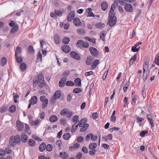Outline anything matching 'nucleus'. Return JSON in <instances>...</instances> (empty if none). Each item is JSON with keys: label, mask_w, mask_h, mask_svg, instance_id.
<instances>
[{"label": "nucleus", "mask_w": 159, "mask_h": 159, "mask_svg": "<svg viewBox=\"0 0 159 159\" xmlns=\"http://www.w3.org/2000/svg\"><path fill=\"white\" fill-rule=\"evenodd\" d=\"M108 7L107 2L106 1L103 2L101 4L102 9L103 11L106 10Z\"/></svg>", "instance_id": "19"}, {"label": "nucleus", "mask_w": 159, "mask_h": 159, "mask_svg": "<svg viewBox=\"0 0 159 159\" xmlns=\"http://www.w3.org/2000/svg\"><path fill=\"white\" fill-rule=\"evenodd\" d=\"M147 118L151 127L152 128L154 126V120L152 119V116L151 115L148 114L147 115Z\"/></svg>", "instance_id": "10"}, {"label": "nucleus", "mask_w": 159, "mask_h": 159, "mask_svg": "<svg viewBox=\"0 0 159 159\" xmlns=\"http://www.w3.org/2000/svg\"><path fill=\"white\" fill-rule=\"evenodd\" d=\"M52 146L51 144H48L46 146V150L48 152L51 151L52 149Z\"/></svg>", "instance_id": "45"}, {"label": "nucleus", "mask_w": 159, "mask_h": 159, "mask_svg": "<svg viewBox=\"0 0 159 159\" xmlns=\"http://www.w3.org/2000/svg\"><path fill=\"white\" fill-rule=\"evenodd\" d=\"M105 32L102 31L100 33V39L103 41L105 40Z\"/></svg>", "instance_id": "39"}, {"label": "nucleus", "mask_w": 159, "mask_h": 159, "mask_svg": "<svg viewBox=\"0 0 159 159\" xmlns=\"http://www.w3.org/2000/svg\"><path fill=\"white\" fill-rule=\"evenodd\" d=\"M20 48L18 47L16 48L15 51V57L17 62L20 63Z\"/></svg>", "instance_id": "4"}, {"label": "nucleus", "mask_w": 159, "mask_h": 159, "mask_svg": "<svg viewBox=\"0 0 159 159\" xmlns=\"http://www.w3.org/2000/svg\"><path fill=\"white\" fill-rule=\"evenodd\" d=\"M60 123L62 125L65 126L66 123V120L65 118L61 119L60 120Z\"/></svg>", "instance_id": "53"}, {"label": "nucleus", "mask_w": 159, "mask_h": 159, "mask_svg": "<svg viewBox=\"0 0 159 159\" xmlns=\"http://www.w3.org/2000/svg\"><path fill=\"white\" fill-rule=\"evenodd\" d=\"M61 92L59 90H57L54 93L53 95L54 99H51V101L53 102H55V100L57 99H59L61 97Z\"/></svg>", "instance_id": "5"}, {"label": "nucleus", "mask_w": 159, "mask_h": 159, "mask_svg": "<svg viewBox=\"0 0 159 159\" xmlns=\"http://www.w3.org/2000/svg\"><path fill=\"white\" fill-rule=\"evenodd\" d=\"M154 63L156 65L159 66V56L157 55L155 58Z\"/></svg>", "instance_id": "52"}, {"label": "nucleus", "mask_w": 159, "mask_h": 159, "mask_svg": "<svg viewBox=\"0 0 159 159\" xmlns=\"http://www.w3.org/2000/svg\"><path fill=\"white\" fill-rule=\"evenodd\" d=\"M82 90L79 88H76L73 90V92L75 93H77L81 92Z\"/></svg>", "instance_id": "49"}, {"label": "nucleus", "mask_w": 159, "mask_h": 159, "mask_svg": "<svg viewBox=\"0 0 159 159\" xmlns=\"http://www.w3.org/2000/svg\"><path fill=\"white\" fill-rule=\"evenodd\" d=\"M89 46V44L88 42L84 41L82 44V47L87 48Z\"/></svg>", "instance_id": "63"}, {"label": "nucleus", "mask_w": 159, "mask_h": 159, "mask_svg": "<svg viewBox=\"0 0 159 159\" xmlns=\"http://www.w3.org/2000/svg\"><path fill=\"white\" fill-rule=\"evenodd\" d=\"M27 69V66L24 63L20 64V70L22 72L25 71Z\"/></svg>", "instance_id": "23"}, {"label": "nucleus", "mask_w": 159, "mask_h": 159, "mask_svg": "<svg viewBox=\"0 0 159 159\" xmlns=\"http://www.w3.org/2000/svg\"><path fill=\"white\" fill-rule=\"evenodd\" d=\"M75 16V12L74 11H71L68 14L67 18V20L69 22H71Z\"/></svg>", "instance_id": "9"}, {"label": "nucleus", "mask_w": 159, "mask_h": 159, "mask_svg": "<svg viewBox=\"0 0 159 159\" xmlns=\"http://www.w3.org/2000/svg\"><path fill=\"white\" fill-rule=\"evenodd\" d=\"M57 117L55 115H52L49 118V120L52 122L56 121L57 120Z\"/></svg>", "instance_id": "26"}, {"label": "nucleus", "mask_w": 159, "mask_h": 159, "mask_svg": "<svg viewBox=\"0 0 159 159\" xmlns=\"http://www.w3.org/2000/svg\"><path fill=\"white\" fill-rule=\"evenodd\" d=\"M33 86L34 88L39 83L37 78H35L33 79Z\"/></svg>", "instance_id": "37"}, {"label": "nucleus", "mask_w": 159, "mask_h": 159, "mask_svg": "<svg viewBox=\"0 0 159 159\" xmlns=\"http://www.w3.org/2000/svg\"><path fill=\"white\" fill-rule=\"evenodd\" d=\"M77 32L79 34H85V32L84 29H78Z\"/></svg>", "instance_id": "51"}, {"label": "nucleus", "mask_w": 159, "mask_h": 159, "mask_svg": "<svg viewBox=\"0 0 159 159\" xmlns=\"http://www.w3.org/2000/svg\"><path fill=\"white\" fill-rule=\"evenodd\" d=\"M87 120L88 119L87 118H84L80 120L78 125L80 127H82L83 125H84V124H87L86 122H87Z\"/></svg>", "instance_id": "13"}, {"label": "nucleus", "mask_w": 159, "mask_h": 159, "mask_svg": "<svg viewBox=\"0 0 159 159\" xmlns=\"http://www.w3.org/2000/svg\"><path fill=\"white\" fill-rule=\"evenodd\" d=\"M60 114L62 116H66L68 118H70L73 115V112L67 108H64L60 112Z\"/></svg>", "instance_id": "2"}, {"label": "nucleus", "mask_w": 159, "mask_h": 159, "mask_svg": "<svg viewBox=\"0 0 159 159\" xmlns=\"http://www.w3.org/2000/svg\"><path fill=\"white\" fill-rule=\"evenodd\" d=\"M28 144L31 146L34 147L36 145L35 142V141L32 139H30L28 141Z\"/></svg>", "instance_id": "27"}, {"label": "nucleus", "mask_w": 159, "mask_h": 159, "mask_svg": "<svg viewBox=\"0 0 159 159\" xmlns=\"http://www.w3.org/2000/svg\"><path fill=\"white\" fill-rule=\"evenodd\" d=\"M74 23L76 26H80L81 25L80 20L78 18H75L73 20Z\"/></svg>", "instance_id": "18"}, {"label": "nucleus", "mask_w": 159, "mask_h": 159, "mask_svg": "<svg viewBox=\"0 0 159 159\" xmlns=\"http://www.w3.org/2000/svg\"><path fill=\"white\" fill-rule=\"evenodd\" d=\"M70 137V135L69 133H65L63 136V138L65 140H67Z\"/></svg>", "instance_id": "42"}, {"label": "nucleus", "mask_w": 159, "mask_h": 159, "mask_svg": "<svg viewBox=\"0 0 159 159\" xmlns=\"http://www.w3.org/2000/svg\"><path fill=\"white\" fill-rule=\"evenodd\" d=\"M105 24L101 22L97 23L96 24L95 26L98 29H102L104 27Z\"/></svg>", "instance_id": "34"}, {"label": "nucleus", "mask_w": 159, "mask_h": 159, "mask_svg": "<svg viewBox=\"0 0 159 159\" xmlns=\"http://www.w3.org/2000/svg\"><path fill=\"white\" fill-rule=\"evenodd\" d=\"M82 156V153L80 152H78L75 156V157L76 159H80Z\"/></svg>", "instance_id": "57"}, {"label": "nucleus", "mask_w": 159, "mask_h": 159, "mask_svg": "<svg viewBox=\"0 0 159 159\" xmlns=\"http://www.w3.org/2000/svg\"><path fill=\"white\" fill-rule=\"evenodd\" d=\"M82 152L85 154H87L88 152V149L85 147H83L82 148Z\"/></svg>", "instance_id": "59"}, {"label": "nucleus", "mask_w": 159, "mask_h": 159, "mask_svg": "<svg viewBox=\"0 0 159 159\" xmlns=\"http://www.w3.org/2000/svg\"><path fill=\"white\" fill-rule=\"evenodd\" d=\"M148 133V131H142L140 134V136L142 137H144L145 135Z\"/></svg>", "instance_id": "61"}, {"label": "nucleus", "mask_w": 159, "mask_h": 159, "mask_svg": "<svg viewBox=\"0 0 159 159\" xmlns=\"http://www.w3.org/2000/svg\"><path fill=\"white\" fill-rule=\"evenodd\" d=\"M16 110V107L15 105H12L9 108V111L11 112H14Z\"/></svg>", "instance_id": "46"}, {"label": "nucleus", "mask_w": 159, "mask_h": 159, "mask_svg": "<svg viewBox=\"0 0 159 159\" xmlns=\"http://www.w3.org/2000/svg\"><path fill=\"white\" fill-rule=\"evenodd\" d=\"M70 39L68 37H64L62 39V42L65 44H68L70 41Z\"/></svg>", "instance_id": "44"}, {"label": "nucleus", "mask_w": 159, "mask_h": 159, "mask_svg": "<svg viewBox=\"0 0 159 159\" xmlns=\"http://www.w3.org/2000/svg\"><path fill=\"white\" fill-rule=\"evenodd\" d=\"M89 126V124H84V125H83L81 128H80V132H83L85 131Z\"/></svg>", "instance_id": "30"}, {"label": "nucleus", "mask_w": 159, "mask_h": 159, "mask_svg": "<svg viewBox=\"0 0 159 159\" xmlns=\"http://www.w3.org/2000/svg\"><path fill=\"white\" fill-rule=\"evenodd\" d=\"M28 139V136L27 134H23L21 136V140L22 141L25 143L27 142Z\"/></svg>", "instance_id": "24"}, {"label": "nucleus", "mask_w": 159, "mask_h": 159, "mask_svg": "<svg viewBox=\"0 0 159 159\" xmlns=\"http://www.w3.org/2000/svg\"><path fill=\"white\" fill-rule=\"evenodd\" d=\"M62 50L65 53H67L70 50V48L69 46L66 45H64L61 47Z\"/></svg>", "instance_id": "11"}, {"label": "nucleus", "mask_w": 159, "mask_h": 159, "mask_svg": "<svg viewBox=\"0 0 159 159\" xmlns=\"http://www.w3.org/2000/svg\"><path fill=\"white\" fill-rule=\"evenodd\" d=\"M46 99H48L46 98V96L44 95L41 96L40 97V100L43 102H45Z\"/></svg>", "instance_id": "64"}, {"label": "nucleus", "mask_w": 159, "mask_h": 159, "mask_svg": "<svg viewBox=\"0 0 159 159\" xmlns=\"http://www.w3.org/2000/svg\"><path fill=\"white\" fill-rule=\"evenodd\" d=\"M97 146V144L96 143H91L89 145V148L91 150H94Z\"/></svg>", "instance_id": "36"}, {"label": "nucleus", "mask_w": 159, "mask_h": 159, "mask_svg": "<svg viewBox=\"0 0 159 159\" xmlns=\"http://www.w3.org/2000/svg\"><path fill=\"white\" fill-rule=\"evenodd\" d=\"M25 132L30 135L31 134V132L30 131V128L29 125L26 124H25Z\"/></svg>", "instance_id": "33"}, {"label": "nucleus", "mask_w": 159, "mask_h": 159, "mask_svg": "<svg viewBox=\"0 0 159 159\" xmlns=\"http://www.w3.org/2000/svg\"><path fill=\"white\" fill-rule=\"evenodd\" d=\"M93 60V57L89 56L87 57L86 59V63L87 65H90Z\"/></svg>", "instance_id": "20"}, {"label": "nucleus", "mask_w": 159, "mask_h": 159, "mask_svg": "<svg viewBox=\"0 0 159 159\" xmlns=\"http://www.w3.org/2000/svg\"><path fill=\"white\" fill-rule=\"evenodd\" d=\"M78 126V125L76 124V123L74 124L71 129V132L72 133H75L76 131Z\"/></svg>", "instance_id": "31"}, {"label": "nucleus", "mask_w": 159, "mask_h": 159, "mask_svg": "<svg viewBox=\"0 0 159 159\" xmlns=\"http://www.w3.org/2000/svg\"><path fill=\"white\" fill-rule=\"evenodd\" d=\"M91 140L93 141H95L97 139L98 136L97 135H94L93 134L91 133Z\"/></svg>", "instance_id": "55"}, {"label": "nucleus", "mask_w": 159, "mask_h": 159, "mask_svg": "<svg viewBox=\"0 0 159 159\" xmlns=\"http://www.w3.org/2000/svg\"><path fill=\"white\" fill-rule=\"evenodd\" d=\"M83 42L84 41L81 40H79L76 44V46L80 48H82V44Z\"/></svg>", "instance_id": "35"}, {"label": "nucleus", "mask_w": 159, "mask_h": 159, "mask_svg": "<svg viewBox=\"0 0 159 159\" xmlns=\"http://www.w3.org/2000/svg\"><path fill=\"white\" fill-rule=\"evenodd\" d=\"M67 80L66 78H62L60 80L59 83V85L61 87H63L65 85L66 82Z\"/></svg>", "instance_id": "14"}, {"label": "nucleus", "mask_w": 159, "mask_h": 159, "mask_svg": "<svg viewBox=\"0 0 159 159\" xmlns=\"http://www.w3.org/2000/svg\"><path fill=\"white\" fill-rule=\"evenodd\" d=\"M18 29V28L16 25H15L14 27L12 28L11 31V33H14L17 31Z\"/></svg>", "instance_id": "40"}, {"label": "nucleus", "mask_w": 159, "mask_h": 159, "mask_svg": "<svg viewBox=\"0 0 159 159\" xmlns=\"http://www.w3.org/2000/svg\"><path fill=\"white\" fill-rule=\"evenodd\" d=\"M149 66V60H146V61L144 62V64L143 65V71L144 73L146 72V70L148 69Z\"/></svg>", "instance_id": "21"}, {"label": "nucleus", "mask_w": 159, "mask_h": 159, "mask_svg": "<svg viewBox=\"0 0 159 159\" xmlns=\"http://www.w3.org/2000/svg\"><path fill=\"white\" fill-rule=\"evenodd\" d=\"M7 110V108L4 107L3 106L0 109V112L1 113H3L5 112Z\"/></svg>", "instance_id": "62"}, {"label": "nucleus", "mask_w": 159, "mask_h": 159, "mask_svg": "<svg viewBox=\"0 0 159 159\" xmlns=\"http://www.w3.org/2000/svg\"><path fill=\"white\" fill-rule=\"evenodd\" d=\"M38 80L39 83L44 82V78L43 74H40L38 75Z\"/></svg>", "instance_id": "32"}, {"label": "nucleus", "mask_w": 159, "mask_h": 159, "mask_svg": "<svg viewBox=\"0 0 159 159\" xmlns=\"http://www.w3.org/2000/svg\"><path fill=\"white\" fill-rule=\"evenodd\" d=\"M61 39L60 36L57 34H56L54 36V41L56 44H59L61 42Z\"/></svg>", "instance_id": "12"}, {"label": "nucleus", "mask_w": 159, "mask_h": 159, "mask_svg": "<svg viewBox=\"0 0 159 159\" xmlns=\"http://www.w3.org/2000/svg\"><path fill=\"white\" fill-rule=\"evenodd\" d=\"M77 141L79 143H82L84 141V138L82 136L78 137L76 139Z\"/></svg>", "instance_id": "47"}, {"label": "nucleus", "mask_w": 159, "mask_h": 159, "mask_svg": "<svg viewBox=\"0 0 159 159\" xmlns=\"http://www.w3.org/2000/svg\"><path fill=\"white\" fill-rule=\"evenodd\" d=\"M89 51L91 54L94 56H97L99 54L98 51L93 47H90L89 48Z\"/></svg>", "instance_id": "8"}, {"label": "nucleus", "mask_w": 159, "mask_h": 159, "mask_svg": "<svg viewBox=\"0 0 159 159\" xmlns=\"http://www.w3.org/2000/svg\"><path fill=\"white\" fill-rule=\"evenodd\" d=\"M28 52L29 54H33L34 52V50L33 47L32 45H30L28 48Z\"/></svg>", "instance_id": "22"}, {"label": "nucleus", "mask_w": 159, "mask_h": 159, "mask_svg": "<svg viewBox=\"0 0 159 159\" xmlns=\"http://www.w3.org/2000/svg\"><path fill=\"white\" fill-rule=\"evenodd\" d=\"M136 59V55H135L133 57H132L130 59L129 63V65L130 66L134 64V62L135 61Z\"/></svg>", "instance_id": "29"}, {"label": "nucleus", "mask_w": 159, "mask_h": 159, "mask_svg": "<svg viewBox=\"0 0 159 159\" xmlns=\"http://www.w3.org/2000/svg\"><path fill=\"white\" fill-rule=\"evenodd\" d=\"M61 157L63 159H66L69 156V155L67 152H61L59 154Z\"/></svg>", "instance_id": "16"}, {"label": "nucleus", "mask_w": 159, "mask_h": 159, "mask_svg": "<svg viewBox=\"0 0 159 159\" xmlns=\"http://www.w3.org/2000/svg\"><path fill=\"white\" fill-rule=\"evenodd\" d=\"M66 86H73L74 85V83L72 81H68L66 83Z\"/></svg>", "instance_id": "48"}, {"label": "nucleus", "mask_w": 159, "mask_h": 159, "mask_svg": "<svg viewBox=\"0 0 159 159\" xmlns=\"http://www.w3.org/2000/svg\"><path fill=\"white\" fill-rule=\"evenodd\" d=\"M20 141V136L19 135L12 136L10 139L9 143L10 146L14 147Z\"/></svg>", "instance_id": "1"}, {"label": "nucleus", "mask_w": 159, "mask_h": 159, "mask_svg": "<svg viewBox=\"0 0 159 159\" xmlns=\"http://www.w3.org/2000/svg\"><path fill=\"white\" fill-rule=\"evenodd\" d=\"M54 12L56 14L59 16H61L62 15V12L58 10H55Z\"/></svg>", "instance_id": "56"}, {"label": "nucleus", "mask_w": 159, "mask_h": 159, "mask_svg": "<svg viewBox=\"0 0 159 159\" xmlns=\"http://www.w3.org/2000/svg\"><path fill=\"white\" fill-rule=\"evenodd\" d=\"M99 64V61L98 60H95L92 63L91 65V67L92 68H95L96 67L97 65Z\"/></svg>", "instance_id": "38"}, {"label": "nucleus", "mask_w": 159, "mask_h": 159, "mask_svg": "<svg viewBox=\"0 0 159 159\" xmlns=\"http://www.w3.org/2000/svg\"><path fill=\"white\" fill-rule=\"evenodd\" d=\"M125 10L127 12H131L133 11V8L132 5L129 3H125L124 6Z\"/></svg>", "instance_id": "7"}, {"label": "nucleus", "mask_w": 159, "mask_h": 159, "mask_svg": "<svg viewBox=\"0 0 159 159\" xmlns=\"http://www.w3.org/2000/svg\"><path fill=\"white\" fill-rule=\"evenodd\" d=\"M116 22V16H109L108 23L110 26H113L115 24Z\"/></svg>", "instance_id": "3"}, {"label": "nucleus", "mask_w": 159, "mask_h": 159, "mask_svg": "<svg viewBox=\"0 0 159 159\" xmlns=\"http://www.w3.org/2000/svg\"><path fill=\"white\" fill-rule=\"evenodd\" d=\"M70 56L71 57L77 60H80L81 58L80 55L76 52L74 51L70 52Z\"/></svg>", "instance_id": "6"}, {"label": "nucleus", "mask_w": 159, "mask_h": 159, "mask_svg": "<svg viewBox=\"0 0 159 159\" xmlns=\"http://www.w3.org/2000/svg\"><path fill=\"white\" fill-rule=\"evenodd\" d=\"M37 56V57L38 59H39L41 61H42V57L40 51L38 52Z\"/></svg>", "instance_id": "58"}, {"label": "nucleus", "mask_w": 159, "mask_h": 159, "mask_svg": "<svg viewBox=\"0 0 159 159\" xmlns=\"http://www.w3.org/2000/svg\"><path fill=\"white\" fill-rule=\"evenodd\" d=\"M48 102V99H46L45 100V102H43V103L42 104V107L43 109H45L47 106Z\"/></svg>", "instance_id": "54"}, {"label": "nucleus", "mask_w": 159, "mask_h": 159, "mask_svg": "<svg viewBox=\"0 0 159 159\" xmlns=\"http://www.w3.org/2000/svg\"><path fill=\"white\" fill-rule=\"evenodd\" d=\"M37 101V98L36 96H33L30 99V102L32 103V105L35 104Z\"/></svg>", "instance_id": "28"}, {"label": "nucleus", "mask_w": 159, "mask_h": 159, "mask_svg": "<svg viewBox=\"0 0 159 159\" xmlns=\"http://www.w3.org/2000/svg\"><path fill=\"white\" fill-rule=\"evenodd\" d=\"M149 74V71L146 70V72L143 73V80L144 81L146 80L147 79L148 77V76Z\"/></svg>", "instance_id": "25"}, {"label": "nucleus", "mask_w": 159, "mask_h": 159, "mask_svg": "<svg viewBox=\"0 0 159 159\" xmlns=\"http://www.w3.org/2000/svg\"><path fill=\"white\" fill-rule=\"evenodd\" d=\"M39 151L41 152H43L46 149V144L44 142L42 143L39 147Z\"/></svg>", "instance_id": "15"}, {"label": "nucleus", "mask_w": 159, "mask_h": 159, "mask_svg": "<svg viewBox=\"0 0 159 159\" xmlns=\"http://www.w3.org/2000/svg\"><path fill=\"white\" fill-rule=\"evenodd\" d=\"M79 118V116L78 115H75L74 116L73 118V120L74 121V122H76V123L78 121V120Z\"/></svg>", "instance_id": "60"}, {"label": "nucleus", "mask_w": 159, "mask_h": 159, "mask_svg": "<svg viewBox=\"0 0 159 159\" xmlns=\"http://www.w3.org/2000/svg\"><path fill=\"white\" fill-rule=\"evenodd\" d=\"M129 81L128 82H127L125 84V85L124 86L123 89L124 91L125 92L126 91V90L129 86Z\"/></svg>", "instance_id": "50"}, {"label": "nucleus", "mask_w": 159, "mask_h": 159, "mask_svg": "<svg viewBox=\"0 0 159 159\" xmlns=\"http://www.w3.org/2000/svg\"><path fill=\"white\" fill-rule=\"evenodd\" d=\"M7 62V59L5 57H2L1 59V65L2 66H4Z\"/></svg>", "instance_id": "41"}, {"label": "nucleus", "mask_w": 159, "mask_h": 159, "mask_svg": "<svg viewBox=\"0 0 159 159\" xmlns=\"http://www.w3.org/2000/svg\"><path fill=\"white\" fill-rule=\"evenodd\" d=\"M74 85L75 84L76 86L79 87L81 85V81L80 79L77 78H76L74 81Z\"/></svg>", "instance_id": "17"}, {"label": "nucleus", "mask_w": 159, "mask_h": 159, "mask_svg": "<svg viewBox=\"0 0 159 159\" xmlns=\"http://www.w3.org/2000/svg\"><path fill=\"white\" fill-rule=\"evenodd\" d=\"M114 8H112L111 7V9L110 11L109 14V16H115L114 15H115V13H114L113 14V13L114 12Z\"/></svg>", "instance_id": "43"}]
</instances>
